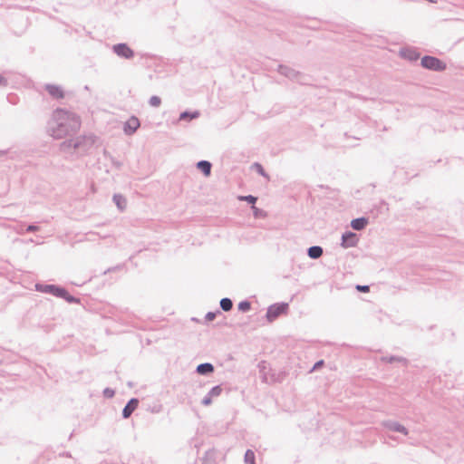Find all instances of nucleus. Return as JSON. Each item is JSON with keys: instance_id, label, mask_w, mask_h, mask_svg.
Returning <instances> with one entry per match:
<instances>
[{"instance_id": "obj_21", "label": "nucleus", "mask_w": 464, "mask_h": 464, "mask_svg": "<svg viewBox=\"0 0 464 464\" xmlns=\"http://www.w3.org/2000/svg\"><path fill=\"white\" fill-rule=\"evenodd\" d=\"M113 202L120 210H123L126 208V198L121 194L113 195Z\"/></svg>"}, {"instance_id": "obj_6", "label": "nucleus", "mask_w": 464, "mask_h": 464, "mask_svg": "<svg viewBox=\"0 0 464 464\" xmlns=\"http://www.w3.org/2000/svg\"><path fill=\"white\" fill-rule=\"evenodd\" d=\"M277 71L281 75H284L291 81H296L300 83H304V75L289 66L280 64Z\"/></svg>"}, {"instance_id": "obj_1", "label": "nucleus", "mask_w": 464, "mask_h": 464, "mask_svg": "<svg viewBox=\"0 0 464 464\" xmlns=\"http://www.w3.org/2000/svg\"><path fill=\"white\" fill-rule=\"evenodd\" d=\"M81 124V118L76 113L58 108L53 111L47 130L54 139H63L75 134Z\"/></svg>"}, {"instance_id": "obj_37", "label": "nucleus", "mask_w": 464, "mask_h": 464, "mask_svg": "<svg viewBox=\"0 0 464 464\" xmlns=\"http://www.w3.org/2000/svg\"><path fill=\"white\" fill-rule=\"evenodd\" d=\"M384 210H388V204L384 200H382L378 207V213H382Z\"/></svg>"}, {"instance_id": "obj_23", "label": "nucleus", "mask_w": 464, "mask_h": 464, "mask_svg": "<svg viewBox=\"0 0 464 464\" xmlns=\"http://www.w3.org/2000/svg\"><path fill=\"white\" fill-rule=\"evenodd\" d=\"M219 304L221 310H223L224 312H228L233 308V302L228 297L222 298L219 302Z\"/></svg>"}, {"instance_id": "obj_27", "label": "nucleus", "mask_w": 464, "mask_h": 464, "mask_svg": "<svg viewBox=\"0 0 464 464\" xmlns=\"http://www.w3.org/2000/svg\"><path fill=\"white\" fill-rule=\"evenodd\" d=\"M237 308L242 313H246L251 309V303L248 300L239 302Z\"/></svg>"}, {"instance_id": "obj_33", "label": "nucleus", "mask_w": 464, "mask_h": 464, "mask_svg": "<svg viewBox=\"0 0 464 464\" xmlns=\"http://www.w3.org/2000/svg\"><path fill=\"white\" fill-rule=\"evenodd\" d=\"M102 393L105 398L111 399L115 395V391L111 388H105Z\"/></svg>"}, {"instance_id": "obj_8", "label": "nucleus", "mask_w": 464, "mask_h": 464, "mask_svg": "<svg viewBox=\"0 0 464 464\" xmlns=\"http://www.w3.org/2000/svg\"><path fill=\"white\" fill-rule=\"evenodd\" d=\"M358 237L354 232L345 231L341 237V246L343 248L353 247L358 243Z\"/></svg>"}, {"instance_id": "obj_22", "label": "nucleus", "mask_w": 464, "mask_h": 464, "mask_svg": "<svg viewBox=\"0 0 464 464\" xmlns=\"http://www.w3.org/2000/svg\"><path fill=\"white\" fill-rule=\"evenodd\" d=\"M401 55L410 61H417L420 58V53L414 50H401Z\"/></svg>"}, {"instance_id": "obj_20", "label": "nucleus", "mask_w": 464, "mask_h": 464, "mask_svg": "<svg viewBox=\"0 0 464 464\" xmlns=\"http://www.w3.org/2000/svg\"><path fill=\"white\" fill-rule=\"evenodd\" d=\"M382 362H385L388 363H393L395 362H402L403 364L407 365L408 360L404 357L396 356V355H391V356H384L382 357Z\"/></svg>"}, {"instance_id": "obj_41", "label": "nucleus", "mask_w": 464, "mask_h": 464, "mask_svg": "<svg viewBox=\"0 0 464 464\" xmlns=\"http://www.w3.org/2000/svg\"><path fill=\"white\" fill-rule=\"evenodd\" d=\"M8 85V79L0 73V87H6Z\"/></svg>"}, {"instance_id": "obj_16", "label": "nucleus", "mask_w": 464, "mask_h": 464, "mask_svg": "<svg viewBox=\"0 0 464 464\" xmlns=\"http://www.w3.org/2000/svg\"><path fill=\"white\" fill-rule=\"evenodd\" d=\"M74 144H75V138L65 140L60 144V151L63 153L73 154V153H75L74 152Z\"/></svg>"}, {"instance_id": "obj_39", "label": "nucleus", "mask_w": 464, "mask_h": 464, "mask_svg": "<svg viewBox=\"0 0 464 464\" xmlns=\"http://www.w3.org/2000/svg\"><path fill=\"white\" fill-rule=\"evenodd\" d=\"M123 265H118V266H112V267H110L108 269H106L104 271V274H107V273H111V272H114V271H119V270H121L123 268Z\"/></svg>"}, {"instance_id": "obj_36", "label": "nucleus", "mask_w": 464, "mask_h": 464, "mask_svg": "<svg viewBox=\"0 0 464 464\" xmlns=\"http://www.w3.org/2000/svg\"><path fill=\"white\" fill-rule=\"evenodd\" d=\"M324 365V360H319L317 361L314 366L312 367V369L310 370V372H314V371H317L319 370L321 367H323Z\"/></svg>"}, {"instance_id": "obj_3", "label": "nucleus", "mask_w": 464, "mask_h": 464, "mask_svg": "<svg viewBox=\"0 0 464 464\" xmlns=\"http://www.w3.org/2000/svg\"><path fill=\"white\" fill-rule=\"evenodd\" d=\"M420 65L427 70L438 72H443L447 68V64L442 60L431 55H424L421 58Z\"/></svg>"}, {"instance_id": "obj_15", "label": "nucleus", "mask_w": 464, "mask_h": 464, "mask_svg": "<svg viewBox=\"0 0 464 464\" xmlns=\"http://www.w3.org/2000/svg\"><path fill=\"white\" fill-rule=\"evenodd\" d=\"M368 223H369V220L367 218L361 217V218H353L351 221V227L353 230L361 231L366 227Z\"/></svg>"}, {"instance_id": "obj_43", "label": "nucleus", "mask_w": 464, "mask_h": 464, "mask_svg": "<svg viewBox=\"0 0 464 464\" xmlns=\"http://www.w3.org/2000/svg\"><path fill=\"white\" fill-rule=\"evenodd\" d=\"M7 100L9 101V102L13 103V104H15V102H12V99L10 96H7Z\"/></svg>"}, {"instance_id": "obj_34", "label": "nucleus", "mask_w": 464, "mask_h": 464, "mask_svg": "<svg viewBox=\"0 0 464 464\" xmlns=\"http://www.w3.org/2000/svg\"><path fill=\"white\" fill-rule=\"evenodd\" d=\"M39 229H40V227L38 226H36L34 224H30L25 227V232L33 233V232L39 231Z\"/></svg>"}, {"instance_id": "obj_40", "label": "nucleus", "mask_w": 464, "mask_h": 464, "mask_svg": "<svg viewBox=\"0 0 464 464\" xmlns=\"http://www.w3.org/2000/svg\"><path fill=\"white\" fill-rule=\"evenodd\" d=\"M25 227H26L24 226V223H21V224L17 225V227H16L14 229H15V231H16L18 234L23 235V234L26 233V232H25Z\"/></svg>"}, {"instance_id": "obj_24", "label": "nucleus", "mask_w": 464, "mask_h": 464, "mask_svg": "<svg viewBox=\"0 0 464 464\" xmlns=\"http://www.w3.org/2000/svg\"><path fill=\"white\" fill-rule=\"evenodd\" d=\"M246 464H256V455L252 450H246L244 455Z\"/></svg>"}, {"instance_id": "obj_7", "label": "nucleus", "mask_w": 464, "mask_h": 464, "mask_svg": "<svg viewBox=\"0 0 464 464\" xmlns=\"http://www.w3.org/2000/svg\"><path fill=\"white\" fill-rule=\"evenodd\" d=\"M34 288L37 292L49 294L58 298L60 297L63 290V286L59 285H49L42 283H36L34 285Z\"/></svg>"}, {"instance_id": "obj_31", "label": "nucleus", "mask_w": 464, "mask_h": 464, "mask_svg": "<svg viewBox=\"0 0 464 464\" xmlns=\"http://www.w3.org/2000/svg\"><path fill=\"white\" fill-rule=\"evenodd\" d=\"M149 104L151 107H159L161 104V99L159 96L153 95L149 100Z\"/></svg>"}, {"instance_id": "obj_38", "label": "nucleus", "mask_w": 464, "mask_h": 464, "mask_svg": "<svg viewBox=\"0 0 464 464\" xmlns=\"http://www.w3.org/2000/svg\"><path fill=\"white\" fill-rule=\"evenodd\" d=\"M212 397L208 395V393H207V395L203 398L201 403L204 405V406H208L212 403Z\"/></svg>"}, {"instance_id": "obj_19", "label": "nucleus", "mask_w": 464, "mask_h": 464, "mask_svg": "<svg viewBox=\"0 0 464 464\" xmlns=\"http://www.w3.org/2000/svg\"><path fill=\"white\" fill-rule=\"evenodd\" d=\"M59 298L65 300L69 304H80L81 303V299L79 297H75V296L70 295V293L64 287H63L62 294L60 295Z\"/></svg>"}, {"instance_id": "obj_4", "label": "nucleus", "mask_w": 464, "mask_h": 464, "mask_svg": "<svg viewBox=\"0 0 464 464\" xmlns=\"http://www.w3.org/2000/svg\"><path fill=\"white\" fill-rule=\"evenodd\" d=\"M289 309L288 303L280 302L268 306L266 318L268 322L272 323L276 320L280 315L287 314Z\"/></svg>"}, {"instance_id": "obj_28", "label": "nucleus", "mask_w": 464, "mask_h": 464, "mask_svg": "<svg viewBox=\"0 0 464 464\" xmlns=\"http://www.w3.org/2000/svg\"><path fill=\"white\" fill-rule=\"evenodd\" d=\"M222 391H223V389H222L221 385H216V386L212 387L208 393L209 396L214 398V397H218L221 394Z\"/></svg>"}, {"instance_id": "obj_26", "label": "nucleus", "mask_w": 464, "mask_h": 464, "mask_svg": "<svg viewBox=\"0 0 464 464\" xmlns=\"http://www.w3.org/2000/svg\"><path fill=\"white\" fill-rule=\"evenodd\" d=\"M238 199L240 201H246L247 202L248 204L252 206H255L256 203V200H257V198L253 196V195H246V196H239L238 197Z\"/></svg>"}, {"instance_id": "obj_42", "label": "nucleus", "mask_w": 464, "mask_h": 464, "mask_svg": "<svg viewBox=\"0 0 464 464\" xmlns=\"http://www.w3.org/2000/svg\"><path fill=\"white\" fill-rule=\"evenodd\" d=\"M7 153V150H0V157L5 156Z\"/></svg>"}, {"instance_id": "obj_30", "label": "nucleus", "mask_w": 464, "mask_h": 464, "mask_svg": "<svg viewBox=\"0 0 464 464\" xmlns=\"http://www.w3.org/2000/svg\"><path fill=\"white\" fill-rule=\"evenodd\" d=\"M218 315H222V313L220 310H216L213 312H208L205 315V320L207 322L213 321Z\"/></svg>"}, {"instance_id": "obj_17", "label": "nucleus", "mask_w": 464, "mask_h": 464, "mask_svg": "<svg viewBox=\"0 0 464 464\" xmlns=\"http://www.w3.org/2000/svg\"><path fill=\"white\" fill-rule=\"evenodd\" d=\"M197 169H199L204 176L208 177L211 174L212 164L208 160H199L197 163Z\"/></svg>"}, {"instance_id": "obj_25", "label": "nucleus", "mask_w": 464, "mask_h": 464, "mask_svg": "<svg viewBox=\"0 0 464 464\" xmlns=\"http://www.w3.org/2000/svg\"><path fill=\"white\" fill-rule=\"evenodd\" d=\"M202 464H216L215 454L213 451H207L201 459Z\"/></svg>"}, {"instance_id": "obj_10", "label": "nucleus", "mask_w": 464, "mask_h": 464, "mask_svg": "<svg viewBox=\"0 0 464 464\" xmlns=\"http://www.w3.org/2000/svg\"><path fill=\"white\" fill-rule=\"evenodd\" d=\"M382 424H383L384 428H386L387 430H389L391 431L399 432V433H401L404 435L408 434L407 428L404 427L403 425H401V423H399L398 421L389 420L383 421Z\"/></svg>"}, {"instance_id": "obj_13", "label": "nucleus", "mask_w": 464, "mask_h": 464, "mask_svg": "<svg viewBox=\"0 0 464 464\" xmlns=\"http://www.w3.org/2000/svg\"><path fill=\"white\" fill-rule=\"evenodd\" d=\"M200 116V111L198 110L195 111H184L180 112L179 117V121H187L189 122L192 120H196Z\"/></svg>"}, {"instance_id": "obj_29", "label": "nucleus", "mask_w": 464, "mask_h": 464, "mask_svg": "<svg viewBox=\"0 0 464 464\" xmlns=\"http://www.w3.org/2000/svg\"><path fill=\"white\" fill-rule=\"evenodd\" d=\"M252 168H253V169H255V170H256L259 175H261V176H263V177H266V178H267V177H268V175H267V173L266 172V170H265L264 167H263L260 163H258V162H255V163L253 164Z\"/></svg>"}, {"instance_id": "obj_35", "label": "nucleus", "mask_w": 464, "mask_h": 464, "mask_svg": "<svg viewBox=\"0 0 464 464\" xmlns=\"http://www.w3.org/2000/svg\"><path fill=\"white\" fill-rule=\"evenodd\" d=\"M355 288L361 293H368L370 291V286L367 285H357Z\"/></svg>"}, {"instance_id": "obj_14", "label": "nucleus", "mask_w": 464, "mask_h": 464, "mask_svg": "<svg viewBox=\"0 0 464 464\" xmlns=\"http://www.w3.org/2000/svg\"><path fill=\"white\" fill-rule=\"evenodd\" d=\"M215 371V367L210 362H203L197 366L196 372L199 375L208 376L213 373Z\"/></svg>"}, {"instance_id": "obj_2", "label": "nucleus", "mask_w": 464, "mask_h": 464, "mask_svg": "<svg viewBox=\"0 0 464 464\" xmlns=\"http://www.w3.org/2000/svg\"><path fill=\"white\" fill-rule=\"evenodd\" d=\"M96 137L92 134L75 138L74 152L77 156L84 155L94 145Z\"/></svg>"}, {"instance_id": "obj_12", "label": "nucleus", "mask_w": 464, "mask_h": 464, "mask_svg": "<svg viewBox=\"0 0 464 464\" xmlns=\"http://www.w3.org/2000/svg\"><path fill=\"white\" fill-rule=\"evenodd\" d=\"M140 127V121L137 117H130L125 123L123 130L127 135H132Z\"/></svg>"}, {"instance_id": "obj_11", "label": "nucleus", "mask_w": 464, "mask_h": 464, "mask_svg": "<svg viewBox=\"0 0 464 464\" xmlns=\"http://www.w3.org/2000/svg\"><path fill=\"white\" fill-rule=\"evenodd\" d=\"M44 89L53 99L59 100L64 97V92L59 85L47 83L44 85Z\"/></svg>"}, {"instance_id": "obj_9", "label": "nucleus", "mask_w": 464, "mask_h": 464, "mask_svg": "<svg viewBox=\"0 0 464 464\" xmlns=\"http://www.w3.org/2000/svg\"><path fill=\"white\" fill-rule=\"evenodd\" d=\"M139 402V399L137 398H131L130 400H129L124 408L122 409V418L129 419L134 412V411L138 408Z\"/></svg>"}, {"instance_id": "obj_32", "label": "nucleus", "mask_w": 464, "mask_h": 464, "mask_svg": "<svg viewBox=\"0 0 464 464\" xmlns=\"http://www.w3.org/2000/svg\"><path fill=\"white\" fill-rule=\"evenodd\" d=\"M251 208L253 209V215L255 218H263L266 216V212L263 209L258 208L256 206H252Z\"/></svg>"}, {"instance_id": "obj_5", "label": "nucleus", "mask_w": 464, "mask_h": 464, "mask_svg": "<svg viewBox=\"0 0 464 464\" xmlns=\"http://www.w3.org/2000/svg\"><path fill=\"white\" fill-rule=\"evenodd\" d=\"M111 51L119 58L131 60L135 56V52L126 43L115 44L111 46Z\"/></svg>"}, {"instance_id": "obj_18", "label": "nucleus", "mask_w": 464, "mask_h": 464, "mask_svg": "<svg viewBox=\"0 0 464 464\" xmlns=\"http://www.w3.org/2000/svg\"><path fill=\"white\" fill-rule=\"evenodd\" d=\"M324 249L320 246H312L307 248V256L311 259H318L323 256Z\"/></svg>"}]
</instances>
